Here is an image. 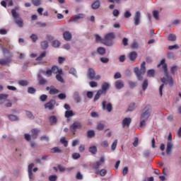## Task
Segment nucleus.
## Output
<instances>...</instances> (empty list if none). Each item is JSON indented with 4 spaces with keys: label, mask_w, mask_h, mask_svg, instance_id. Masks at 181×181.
<instances>
[{
    "label": "nucleus",
    "mask_w": 181,
    "mask_h": 181,
    "mask_svg": "<svg viewBox=\"0 0 181 181\" xmlns=\"http://www.w3.org/2000/svg\"><path fill=\"white\" fill-rule=\"evenodd\" d=\"M134 110H135V103H131L129 105V107L127 109V111H130V112H132L134 111Z\"/></svg>",
    "instance_id": "obj_53"
},
{
    "label": "nucleus",
    "mask_w": 181,
    "mask_h": 181,
    "mask_svg": "<svg viewBox=\"0 0 181 181\" xmlns=\"http://www.w3.org/2000/svg\"><path fill=\"white\" fill-rule=\"evenodd\" d=\"M40 101H42V103H45V101H47V95H42L40 97Z\"/></svg>",
    "instance_id": "obj_61"
},
{
    "label": "nucleus",
    "mask_w": 181,
    "mask_h": 181,
    "mask_svg": "<svg viewBox=\"0 0 181 181\" xmlns=\"http://www.w3.org/2000/svg\"><path fill=\"white\" fill-rule=\"evenodd\" d=\"M54 105H56V100H51L48 103H45L44 107L45 109L48 108L49 111H52V110H54Z\"/></svg>",
    "instance_id": "obj_7"
},
{
    "label": "nucleus",
    "mask_w": 181,
    "mask_h": 181,
    "mask_svg": "<svg viewBox=\"0 0 181 181\" xmlns=\"http://www.w3.org/2000/svg\"><path fill=\"white\" fill-rule=\"evenodd\" d=\"M46 90L49 91V94H50V95H55V94H59V93L60 92V90L54 88V86H51L50 87L47 86Z\"/></svg>",
    "instance_id": "obj_8"
},
{
    "label": "nucleus",
    "mask_w": 181,
    "mask_h": 181,
    "mask_svg": "<svg viewBox=\"0 0 181 181\" xmlns=\"http://www.w3.org/2000/svg\"><path fill=\"white\" fill-rule=\"evenodd\" d=\"M9 97V95L8 94H0V101L2 100H6Z\"/></svg>",
    "instance_id": "obj_63"
},
{
    "label": "nucleus",
    "mask_w": 181,
    "mask_h": 181,
    "mask_svg": "<svg viewBox=\"0 0 181 181\" xmlns=\"http://www.w3.org/2000/svg\"><path fill=\"white\" fill-rule=\"evenodd\" d=\"M51 71H52L54 74H63V69H59L57 66H53L51 69Z\"/></svg>",
    "instance_id": "obj_15"
},
{
    "label": "nucleus",
    "mask_w": 181,
    "mask_h": 181,
    "mask_svg": "<svg viewBox=\"0 0 181 181\" xmlns=\"http://www.w3.org/2000/svg\"><path fill=\"white\" fill-rule=\"evenodd\" d=\"M134 70L137 77V80H139V81H142L144 78L142 76L143 74H145V73L146 72V68L145 67V62H143L141 63L140 69L138 67H135Z\"/></svg>",
    "instance_id": "obj_5"
},
{
    "label": "nucleus",
    "mask_w": 181,
    "mask_h": 181,
    "mask_svg": "<svg viewBox=\"0 0 181 181\" xmlns=\"http://www.w3.org/2000/svg\"><path fill=\"white\" fill-rule=\"evenodd\" d=\"M18 84L23 87H26V86L29 85V82L27 80H20L18 81Z\"/></svg>",
    "instance_id": "obj_26"
},
{
    "label": "nucleus",
    "mask_w": 181,
    "mask_h": 181,
    "mask_svg": "<svg viewBox=\"0 0 181 181\" xmlns=\"http://www.w3.org/2000/svg\"><path fill=\"white\" fill-rule=\"evenodd\" d=\"M53 47H59L60 46V41L56 40L52 42Z\"/></svg>",
    "instance_id": "obj_50"
},
{
    "label": "nucleus",
    "mask_w": 181,
    "mask_h": 181,
    "mask_svg": "<svg viewBox=\"0 0 181 181\" xmlns=\"http://www.w3.org/2000/svg\"><path fill=\"white\" fill-rule=\"evenodd\" d=\"M63 37L64 40H66V42H70V40H71L72 35H71V33H70V32L65 31L63 33Z\"/></svg>",
    "instance_id": "obj_19"
},
{
    "label": "nucleus",
    "mask_w": 181,
    "mask_h": 181,
    "mask_svg": "<svg viewBox=\"0 0 181 181\" xmlns=\"http://www.w3.org/2000/svg\"><path fill=\"white\" fill-rule=\"evenodd\" d=\"M132 16V14L129 12V11H127L124 12V17L126 19H128V18H131Z\"/></svg>",
    "instance_id": "obj_60"
},
{
    "label": "nucleus",
    "mask_w": 181,
    "mask_h": 181,
    "mask_svg": "<svg viewBox=\"0 0 181 181\" xmlns=\"http://www.w3.org/2000/svg\"><path fill=\"white\" fill-rule=\"evenodd\" d=\"M69 74H72L75 77H77V71L74 68H71L69 69Z\"/></svg>",
    "instance_id": "obj_48"
},
{
    "label": "nucleus",
    "mask_w": 181,
    "mask_h": 181,
    "mask_svg": "<svg viewBox=\"0 0 181 181\" xmlns=\"http://www.w3.org/2000/svg\"><path fill=\"white\" fill-rule=\"evenodd\" d=\"M25 115L29 118L30 119H35V116L30 111L25 110Z\"/></svg>",
    "instance_id": "obj_34"
},
{
    "label": "nucleus",
    "mask_w": 181,
    "mask_h": 181,
    "mask_svg": "<svg viewBox=\"0 0 181 181\" xmlns=\"http://www.w3.org/2000/svg\"><path fill=\"white\" fill-rule=\"evenodd\" d=\"M89 152L92 153V155L97 154V146H91L89 147Z\"/></svg>",
    "instance_id": "obj_29"
},
{
    "label": "nucleus",
    "mask_w": 181,
    "mask_h": 181,
    "mask_svg": "<svg viewBox=\"0 0 181 181\" xmlns=\"http://www.w3.org/2000/svg\"><path fill=\"white\" fill-rule=\"evenodd\" d=\"M28 94H35V93H36V89L33 87H28Z\"/></svg>",
    "instance_id": "obj_47"
},
{
    "label": "nucleus",
    "mask_w": 181,
    "mask_h": 181,
    "mask_svg": "<svg viewBox=\"0 0 181 181\" xmlns=\"http://www.w3.org/2000/svg\"><path fill=\"white\" fill-rule=\"evenodd\" d=\"M115 88L117 90H121V88H124V81L122 80H118L115 82Z\"/></svg>",
    "instance_id": "obj_21"
},
{
    "label": "nucleus",
    "mask_w": 181,
    "mask_h": 181,
    "mask_svg": "<svg viewBox=\"0 0 181 181\" xmlns=\"http://www.w3.org/2000/svg\"><path fill=\"white\" fill-rule=\"evenodd\" d=\"M30 39H32L33 42L34 43H35V42H37V39H38L37 35H36V34H33V35H30Z\"/></svg>",
    "instance_id": "obj_56"
},
{
    "label": "nucleus",
    "mask_w": 181,
    "mask_h": 181,
    "mask_svg": "<svg viewBox=\"0 0 181 181\" xmlns=\"http://www.w3.org/2000/svg\"><path fill=\"white\" fill-rule=\"evenodd\" d=\"M173 148V143H172V141H168L167 148H166L167 155H170V153H172V148Z\"/></svg>",
    "instance_id": "obj_18"
},
{
    "label": "nucleus",
    "mask_w": 181,
    "mask_h": 181,
    "mask_svg": "<svg viewBox=\"0 0 181 181\" xmlns=\"http://www.w3.org/2000/svg\"><path fill=\"white\" fill-rule=\"evenodd\" d=\"M3 54H8V57H11V54H12V53H11L8 49L3 48Z\"/></svg>",
    "instance_id": "obj_52"
},
{
    "label": "nucleus",
    "mask_w": 181,
    "mask_h": 181,
    "mask_svg": "<svg viewBox=\"0 0 181 181\" xmlns=\"http://www.w3.org/2000/svg\"><path fill=\"white\" fill-rule=\"evenodd\" d=\"M132 122V119H131L130 117H125L122 120L123 128H125V127H129V125H131Z\"/></svg>",
    "instance_id": "obj_14"
},
{
    "label": "nucleus",
    "mask_w": 181,
    "mask_h": 181,
    "mask_svg": "<svg viewBox=\"0 0 181 181\" xmlns=\"http://www.w3.org/2000/svg\"><path fill=\"white\" fill-rule=\"evenodd\" d=\"M103 94V90H98L96 95L94 97V101H98V100L100 99V97H101V95Z\"/></svg>",
    "instance_id": "obj_32"
},
{
    "label": "nucleus",
    "mask_w": 181,
    "mask_h": 181,
    "mask_svg": "<svg viewBox=\"0 0 181 181\" xmlns=\"http://www.w3.org/2000/svg\"><path fill=\"white\" fill-rule=\"evenodd\" d=\"M177 71V66H173L170 68V73L171 74H175Z\"/></svg>",
    "instance_id": "obj_51"
},
{
    "label": "nucleus",
    "mask_w": 181,
    "mask_h": 181,
    "mask_svg": "<svg viewBox=\"0 0 181 181\" xmlns=\"http://www.w3.org/2000/svg\"><path fill=\"white\" fill-rule=\"evenodd\" d=\"M100 166H101V163H100V161H96L93 164L92 168H93L95 170H98Z\"/></svg>",
    "instance_id": "obj_33"
},
{
    "label": "nucleus",
    "mask_w": 181,
    "mask_h": 181,
    "mask_svg": "<svg viewBox=\"0 0 181 181\" xmlns=\"http://www.w3.org/2000/svg\"><path fill=\"white\" fill-rule=\"evenodd\" d=\"M74 112L73 110H67L65 112V117L66 118H70L71 117H74Z\"/></svg>",
    "instance_id": "obj_31"
},
{
    "label": "nucleus",
    "mask_w": 181,
    "mask_h": 181,
    "mask_svg": "<svg viewBox=\"0 0 181 181\" xmlns=\"http://www.w3.org/2000/svg\"><path fill=\"white\" fill-rule=\"evenodd\" d=\"M163 69L164 70V75L165 77L161 78L162 83L164 84H168L170 87H173V78L169 75L168 71V65L166 64H163Z\"/></svg>",
    "instance_id": "obj_2"
},
{
    "label": "nucleus",
    "mask_w": 181,
    "mask_h": 181,
    "mask_svg": "<svg viewBox=\"0 0 181 181\" xmlns=\"http://www.w3.org/2000/svg\"><path fill=\"white\" fill-rule=\"evenodd\" d=\"M136 57H138V54H136V52H132L129 53V59L132 62H134V60H135V59H136Z\"/></svg>",
    "instance_id": "obj_23"
},
{
    "label": "nucleus",
    "mask_w": 181,
    "mask_h": 181,
    "mask_svg": "<svg viewBox=\"0 0 181 181\" xmlns=\"http://www.w3.org/2000/svg\"><path fill=\"white\" fill-rule=\"evenodd\" d=\"M43 57H46V52H42L38 57L36 58L37 62H40Z\"/></svg>",
    "instance_id": "obj_40"
},
{
    "label": "nucleus",
    "mask_w": 181,
    "mask_h": 181,
    "mask_svg": "<svg viewBox=\"0 0 181 181\" xmlns=\"http://www.w3.org/2000/svg\"><path fill=\"white\" fill-rule=\"evenodd\" d=\"M60 142L61 144H62V145H64V146H65V148H66V146H68L69 145V141L66 140V137H62L60 139Z\"/></svg>",
    "instance_id": "obj_35"
},
{
    "label": "nucleus",
    "mask_w": 181,
    "mask_h": 181,
    "mask_svg": "<svg viewBox=\"0 0 181 181\" xmlns=\"http://www.w3.org/2000/svg\"><path fill=\"white\" fill-rule=\"evenodd\" d=\"M81 157V156L78 153H74L72 154L73 159H75V160L80 159Z\"/></svg>",
    "instance_id": "obj_58"
},
{
    "label": "nucleus",
    "mask_w": 181,
    "mask_h": 181,
    "mask_svg": "<svg viewBox=\"0 0 181 181\" xmlns=\"http://www.w3.org/2000/svg\"><path fill=\"white\" fill-rule=\"evenodd\" d=\"M8 117L9 118L10 121H18V116L14 115H8Z\"/></svg>",
    "instance_id": "obj_44"
},
{
    "label": "nucleus",
    "mask_w": 181,
    "mask_h": 181,
    "mask_svg": "<svg viewBox=\"0 0 181 181\" xmlns=\"http://www.w3.org/2000/svg\"><path fill=\"white\" fill-rule=\"evenodd\" d=\"M83 125L80 122H74L72 125H71V129H72L73 134H76V129H81Z\"/></svg>",
    "instance_id": "obj_9"
},
{
    "label": "nucleus",
    "mask_w": 181,
    "mask_h": 181,
    "mask_svg": "<svg viewBox=\"0 0 181 181\" xmlns=\"http://www.w3.org/2000/svg\"><path fill=\"white\" fill-rule=\"evenodd\" d=\"M39 132H40V129H33L31 130V136L33 139H36L37 136H39Z\"/></svg>",
    "instance_id": "obj_16"
},
{
    "label": "nucleus",
    "mask_w": 181,
    "mask_h": 181,
    "mask_svg": "<svg viewBox=\"0 0 181 181\" xmlns=\"http://www.w3.org/2000/svg\"><path fill=\"white\" fill-rule=\"evenodd\" d=\"M103 109L107 110V112H111L112 111V104L107 103L106 101H103L102 103Z\"/></svg>",
    "instance_id": "obj_12"
},
{
    "label": "nucleus",
    "mask_w": 181,
    "mask_h": 181,
    "mask_svg": "<svg viewBox=\"0 0 181 181\" xmlns=\"http://www.w3.org/2000/svg\"><path fill=\"white\" fill-rule=\"evenodd\" d=\"M128 84H129L130 88H135V87H136V82L129 81L128 82Z\"/></svg>",
    "instance_id": "obj_55"
},
{
    "label": "nucleus",
    "mask_w": 181,
    "mask_h": 181,
    "mask_svg": "<svg viewBox=\"0 0 181 181\" xmlns=\"http://www.w3.org/2000/svg\"><path fill=\"white\" fill-rule=\"evenodd\" d=\"M152 114V108L151 107V105H146L141 111V122L139 127L140 128H142V127H144L146 125V121L149 119V117H151Z\"/></svg>",
    "instance_id": "obj_1"
},
{
    "label": "nucleus",
    "mask_w": 181,
    "mask_h": 181,
    "mask_svg": "<svg viewBox=\"0 0 181 181\" xmlns=\"http://www.w3.org/2000/svg\"><path fill=\"white\" fill-rule=\"evenodd\" d=\"M110 88V83L105 82L102 84V89L101 91H103V94L107 91Z\"/></svg>",
    "instance_id": "obj_22"
},
{
    "label": "nucleus",
    "mask_w": 181,
    "mask_h": 181,
    "mask_svg": "<svg viewBox=\"0 0 181 181\" xmlns=\"http://www.w3.org/2000/svg\"><path fill=\"white\" fill-rule=\"evenodd\" d=\"M173 49H175V50H177V49H180V47L177 45H170L168 47V50H173Z\"/></svg>",
    "instance_id": "obj_57"
},
{
    "label": "nucleus",
    "mask_w": 181,
    "mask_h": 181,
    "mask_svg": "<svg viewBox=\"0 0 181 181\" xmlns=\"http://www.w3.org/2000/svg\"><path fill=\"white\" fill-rule=\"evenodd\" d=\"M118 144V140L115 139L114 142L112 144L111 149L112 151H115L117 149V145Z\"/></svg>",
    "instance_id": "obj_46"
},
{
    "label": "nucleus",
    "mask_w": 181,
    "mask_h": 181,
    "mask_svg": "<svg viewBox=\"0 0 181 181\" xmlns=\"http://www.w3.org/2000/svg\"><path fill=\"white\" fill-rule=\"evenodd\" d=\"M98 173H99L100 176H105V175H107V170L102 169L100 171L96 172L97 175H98Z\"/></svg>",
    "instance_id": "obj_42"
},
{
    "label": "nucleus",
    "mask_w": 181,
    "mask_h": 181,
    "mask_svg": "<svg viewBox=\"0 0 181 181\" xmlns=\"http://www.w3.org/2000/svg\"><path fill=\"white\" fill-rule=\"evenodd\" d=\"M40 141H46L47 142H49V136H42L41 137H40Z\"/></svg>",
    "instance_id": "obj_64"
},
{
    "label": "nucleus",
    "mask_w": 181,
    "mask_h": 181,
    "mask_svg": "<svg viewBox=\"0 0 181 181\" xmlns=\"http://www.w3.org/2000/svg\"><path fill=\"white\" fill-rule=\"evenodd\" d=\"M19 10L18 6H16L14 8L11 10V15L15 21V23L17 25L18 28H23V20L19 16V13L16 12V11Z\"/></svg>",
    "instance_id": "obj_3"
},
{
    "label": "nucleus",
    "mask_w": 181,
    "mask_h": 181,
    "mask_svg": "<svg viewBox=\"0 0 181 181\" xmlns=\"http://www.w3.org/2000/svg\"><path fill=\"white\" fill-rule=\"evenodd\" d=\"M32 2L35 6H40L42 5V0H32Z\"/></svg>",
    "instance_id": "obj_45"
},
{
    "label": "nucleus",
    "mask_w": 181,
    "mask_h": 181,
    "mask_svg": "<svg viewBox=\"0 0 181 181\" xmlns=\"http://www.w3.org/2000/svg\"><path fill=\"white\" fill-rule=\"evenodd\" d=\"M93 9H98L100 8V1H96L92 4Z\"/></svg>",
    "instance_id": "obj_43"
},
{
    "label": "nucleus",
    "mask_w": 181,
    "mask_h": 181,
    "mask_svg": "<svg viewBox=\"0 0 181 181\" xmlns=\"http://www.w3.org/2000/svg\"><path fill=\"white\" fill-rule=\"evenodd\" d=\"M49 121L52 124V125H54L57 124V117H56V116H51L49 118Z\"/></svg>",
    "instance_id": "obj_27"
},
{
    "label": "nucleus",
    "mask_w": 181,
    "mask_h": 181,
    "mask_svg": "<svg viewBox=\"0 0 181 181\" xmlns=\"http://www.w3.org/2000/svg\"><path fill=\"white\" fill-rule=\"evenodd\" d=\"M49 47V42L46 40L41 42V48L42 50H46Z\"/></svg>",
    "instance_id": "obj_30"
},
{
    "label": "nucleus",
    "mask_w": 181,
    "mask_h": 181,
    "mask_svg": "<svg viewBox=\"0 0 181 181\" xmlns=\"http://www.w3.org/2000/svg\"><path fill=\"white\" fill-rule=\"evenodd\" d=\"M104 124L103 123H98L97 125V129H98V131H103V129H104Z\"/></svg>",
    "instance_id": "obj_59"
},
{
    "label": "nucleus",
    "mask_w": 181,
    "mask_h": 181,
    "mask_svg": "<svg viewBox=\"0 0 181 181\" xmlns=\"http://www.w3.org/2000/svg\"><path fill=\"white\" fill-rule=\"evenodd\" d=\"M97 53H98V54H100V56H104V54H105V48L103 47H98L97 49Z\"/></svg>",
    "instance_id": "obj_28"
},
{
    "label": "nucleus",
    "mask_w": 181,
    "mask_h": 181,
    "mask_svg": "<svg viewBox=\"0 0 181 181\" xmlns=\"http://www.w3.org/2000/svg\"><path fill=\"white\" fill-rule=\"evenodd\" d=\"M168 40L170 42H175V41H176V35H175V34H169L168 35Z\"/></svg>",
    "instance_id": "obj_37"
},
{
    "label": "nucleus",
    "mask_w": 181,
    "mask_h": 181,
    "mask_svg": "<svg viewBox=\"0 0 181 181\" xmlns=\"http://www.w3.org/2000/svg\"><path fill=\"white\" fill-rule=\"evenodd\" d=\"M139 47V45H138L136 40H134L133 43L131 45L132 49H138Z\"/></svg>",
    "instance_id": "obj_54"
},
{
    "label": "nucleus",
    "mask_w": 181,
    "mask_h": 181,
    "mask_svg": "<svg viewBox=\"0 0 181 181\" xmlns=\"http://www.w3.org/2000/svg\"><path fill=\"white\" fill-rule=\"evenodd\" d=\"M147 76L148 77H154L155 76V70L150 69L147 71Z\"/></svg>",
    "instance_id": "obj_41"
},
{
    "label": "nucleus",
    "mask_w": 181,
    "mask_h": 181,
    "mask_svg": "<svg viewBox=\"0 0 181 181\" xmlns=\"http://www.w3.org/2000/svg\"><path fill=\"white\" fill-rule=\"evenodd\" d=\"M37 78L39 79V84L40 86H45V84H47V80L42 77V74H37Z\"/></svg>",
    "instance_id": "obj_20"
},
{
    "label": "nucleus",
    "mask_w": 181,
    "mask_h": 181,
    "mask_svg": "<svg viewBox=\"0 0 181 181\" xmlns=\"http://www.w3.org/2000/svg\"><path fill=\"white\" fill-rule=\"evenodd\" d=\"M86 17V15L84 13H78L77 15H75L74 17H72L69 22H77V21L80 19H83V18Z\"/></svg>",
    "instance_id": "obj_10"
},
{
    "label": "nucleus",
    "mask_w": 181,
    "mask_h": 181,
    "mask_svg": "<svg viewBox=\"0 0 181 181\" xmlns=\"http://www.w3.org/2000/svg\"><path fill=\"white\" fill-rule=\"evenodd\" d=\"M134 25L135 26H138L139 25V22L141 21V12L136 11L134 16Z\"/></svg>",
    "instance_id": "obj_13"
},
{
    "label": "nucleus",
    "mask_w": 181,
    "mask_h": 181,
    "mask_svg": "<svg viewBox=\"0 0 181 181\" xmlns=\"http://www.w3.org/2000/svg\"><path fill=\"white\" fill-rule=\"evenodd\" d=\"M88 77L90 80H100L101 76L100 75L95 76V71L93 68H89L88 70Z\"/></svg>",
    "instance_id": "obj_6"
},
{
    "label": "nucleus",
    "mask_w": 181,
    "mask_h": 181,
    "mask_svg": "<svg viewBox=\"0 0 181 181\" xmlns=\"http://www.w3.org/2000/svg\"><path fill=\"white\" fill-rule=\"evenodd\" d=\"M12 62V54H10V57H8L6 59H0V64L1 66H6V64H9Z\"/></svg>",
    "instance_id": "obj_11"
},
{
    "label": "nucleus",
    "mask_w": 181,
    "mask_h": 181,
    "mask_svg": "<svg viewBox=\"0 0 181 181\" xmlns=\"http://www.w3.org/2000/svg\"><path fill=\"white\" fill-rule=\"evenodd\" d=\"M51 153H62L63 150L59 148V147H54L50 150Z\"/></svg>",
    "instance_id": "obj_24"
},
{
    "label": "nucleus",
    "mask_w": 181,
    "mask_h": 181,
    "mask_svg": "<svg viewBox=\"0 0 181 181\" xmlns=\"http://www.w3.org/2000/svg\"><path fill=\"white\" fill-rule=\"evenodd\" d=\"M114 39H115V34H114V33H109L105 35L104 39L102 40V43H103L105 46L109 47L114 46Z\"/></svg>",
    "instance_id": "obj_4"
},
{
    "label": "nucleus",
    "mask_w": 181,
    "mask_h": 181,
    "mask_svg": "<svg viewBox=\"0 0 181 181\" xmlns=\"http://www.w3.org/2000/svg\"><path fill=\"white\" fill-rule=\"evenodd\" d=\"M148 79H145L142 83V90L145 91L148 88Z\"/></svg>",
    "instance_id": "obj_39"
},
{
    "label": "nucleus",
    "mask_w": 181,
    "mask_h": 181,
    "mask_svg": "<svg viewBox=\"0 0 181 181\" xmlns=\"http://www.w3.org/2000/svg\"><path fill=\"white\" fill-rule=\"evenodd\" d=\"M74 98L76 103L81 102V98H80V95L78 94V92H75L74 93Z\"/></svg>",
    "instance_id": "obj_25"
},
{
    "label": "nucleus",
    "mask_w": 181,
    "mask_h": 181,
    "mask_svg": "<svg viewBox=\"0 0 181 181\" xmlns=\"http://www.w3.org/2000/svg\"><path fill=\"white\" fill-rule=\"evenodd\" d=\"M87 136H88V138H93V137L95 136V132H94V130L88 131Z\"/></svg>",
    "instance_id": "obj_36"
},
{
    "label": "nucleus",
    "mask_w": 181,
    "mask_h": 181,
    "mask_svg": "<svg viewBox=\"0 0 181 181\" xmlns=\"http://www.w3.org/2000/svg\"><path fill=\"white\" fill-rule=\"evenodd\" d=\"M62 74H58L56 75V78L57 80V81H59V83H64V79L63 78V77L62 76Z\"/></svg>",
    "instance_id": "obj_38"
},
{
    "label": "nucleus",
    "mask_w": 181,
    "mask_h": 181,
    "mask_svg": "<svg viewBox=\"0 0 181 181\" xmlns=\"http://www.w3.org/2000/svg\"><path fill=\"white\" fill-rule=\"evenodd\" d=\"M49 181H57V175H53L49 177Z\"/></svg>",
    "instance_id": "obj_62"
},
{
    "label": "nucleus",
    "mask_w": 181,
    "mask_h": 181,
    "mask_svg": "<svg viewBox=\"0 0 181 181\" xmlns=\"http://www.w3.org/2000/svg\"><path fill=\"white\" fill-rule=\"evenodd\" d=\"M33 166H35L34 163H31L28 165V177L30 180L33 179V173L32 172V169H33Z\"/></svg>",
    "instance_id": "obj_17"
},
{
    "label": "nucleus",
    "mask_w": 181,
    "mask_h": 181,
    "mask_svg": "<svg viewBox=\"0 0 181 181\" xmlns=\"http://www.w3.org/2000/svg\"><path fill=\"white\" fill-rule=\"evenodd\" d=\"M153 16L156 21H159V12L158 11H153Z\"/></svg>",
    "instance_id": "obj_49"
}]
</instances>
